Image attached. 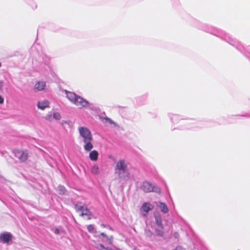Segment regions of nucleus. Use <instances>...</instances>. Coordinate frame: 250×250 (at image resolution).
I'll use <instances>...</instances> for the list:
<instances>
[{"label": "nucleus", "instance_id": "obj_1", "mask_svg": "<svg viewBox=\"0 0 250 250\" xmlns=\"http://www.w3.org/2000/svg\"><path fill=\"white\" fill-rule=\"evenodd\" d=\"M79 131L84 143L83 146L84 150L86 151H90L93 148L92 143L93 137L90 131L87 127H80Z\"/></svg>", "mask_w": 250, "mask_h": 250}, {"label": "nucleus", "instance_id": "obj_2", "mask_svg": "<svg viewBox=\"0 0 250 250\" xmlns=\"http://www.w3.org/2000/svg\"><path fill=\"white\" fill-rule=\"evenodd\" d=\"M66 94L67 98L79 108H82L88 106L89 102L80 96L77 95L72 92H66Z\"/></svg>", "mask_w": 250, "mask_h": 250}, {"label": "nucleus", "instance_id": "obj_3", "mask_svg": "<svg viewBox=\"0 0 250 250\" xmlns=\"http://www.w3.org/2000/svg\"><path fill=\"white\" fill-rule=\"evenodd\" d=\"M127 167V164L126 161L124 159L119 160L116 165L115 170L117 171V172L120 176V177H122L121 176V172L125 173V176L124 177L125 178L129 177V173L126 171V170Z\"/></svg>", "mask_w": 250, "mask_h": 250}, {"label": "nucleus", "instance_id": "obj_4", "mask_svg": "<svg viewBox=\"0 0 250 250\" xmlns=\"http://www.w3.org/2000/svg\"><path fill=\"white\" fill-rule=\"evenodd\" d=\"M75 209L77 212L80 213L81 216L88 220L91 219V213L86 206L78 204L75 206Z\"/></svg>", "mask_w": 250, "mask_h": 250}, {"label": "nucleus", "instance_id": "obj_5", "mask_svg": "<svg viewBox=\"0 0 250 250\" xmlns=\"http://www.w3.org/2000/svg\"><path fill=\"white\" fill-rule=\"evenodd\" d=\"M14 155L21 162H25L28 159V152L27 150H15Z\"/></svg>", "mask_w": 250, "mask_h": 250}, {"label": "nucleus", "instance_id": "obj_6", "mask_svg": "<svg viewBox=\"0 0 250 250\" xmlns=\"http://www.w3.org/2000/svg\"><path fill=\"white\" fill-rule=\"evenodd\" d=\"M12 239V235L9 232H4L0 234V242L3 243H8Z\"/></svg>", "mask_w": 250, "mask_h": 250}, {"label": "nucleus", "instance_id": "obj_7", "mask_svg": "<svg viewBox=\"0 0 250 250\" xmlns=\"http://www.w3.org/2000/svg\"><path fill=\"white\" fill-rule=\"evenodd\" d=\"M153 206L150 203L145 202L142 206L141 210L145 212L144 215H145L149 212V210L153 209Z\"/></svg>", "mask_w": 250, "mask_h": 250}, {"label": "nucleus", "instance_id": "obj_8", "mask_svg": "<svg viewBox=\"0 0 250 250\" xmlns=\"http://www.w3.org/2000/svg\"><path fill=\"white\" fill-rule=\"evenodd\" d=\"M142 190L145 192H150L154 191V187L147 182H144L142 186Z\"/></svg>", "mask_w": 250, "mask_h": 250}, {"label": "nucleus", "instance_id": "obj_9", "mask_svg": "<svg viewBox=\"0 0 250 250\" xmlns=\"http://www.w3.org/2000/svg\"><path fill=\"white\" fill-rule=\"evenodd\" d=\"M158 206L159 207L161 211L164 213H167L168 211V208L167 205L163 202H159Z\"/></svg>", "mask_w": 250, "mask_h": 250}, {"label": "nucleus", "instance_id": "obj_10", "mask_svg": "<svg viewBox=\"0 0 250 250\" xmlns=\"http://www.w3.org/2000/svg\"><path fill=\"white\" fill-rule=\"evenodd\" d=\"M37 105L39 108L43 110L46 107H48L49 102L47 100H44L42 102H39Z\"/></svg>", "mask_w": 250, "mask_h": 250}, {"label": "nucleus", "instance_id": "obj_11", "mask_svg": "<svg viewBox=\"0 0 250 250\" xmlns=\"http://www.w3.org/2000/svg\"><path fill=\"white\" fill-rule=\"evenodd\" d=\"M46 84L45 83L42 81L39 82L37 83L35 85V89H37L39 91L42 90L44 89L45 87Z\"/></svg>", "mask_w": 250, "mask_h": 250}, {"label": "nucleus", "instance_id": "obj_12", "mask_svg": "<svg viewBox=\"0 0 250 250\" xmlns=\"http://www.w3.org/2000/svg\"><path fill=\"white\" fill-rule=\"evenodd\" d=\"M98 153L97 151L94 150L89 153V158L92 161H96L98 159Z\"/></svg>", "mask_w": 250, "mask_h": 250}, {"label": "nucleus", "instance_id": "obj_13", "mask_svg": "<svg viewBox=\"0 0 250 250\" xmlns=\"http://www.w3.org/2000/svg\"><path fill=\"white\" fill-rule=\"evenodd\" d=\"M159 228H157L155 229V232L157 236H163L164 234V227H158Z\"/></svg>", "mask_w": 250, "mask_h": 250}, {"label": "nucleus", "instance_id": "obj_14", "mask_svg": "<svg viewBox=\"0 0 250 250\" xmlns=\"http://www.w3.org/2000/svg\"><path fill=\"white\" fill-rule=\"evenodd\" d=\"M155 223L158 227H163L162 219L160 216H155Z\"/></svg>", "mask_w": 250, "mask_h": 250}, {"label": "nucleus", "instance_id": "obj_15", "mask_svg": "<svg viewBox=\"0 0 250 250\" xmlns=\"http://www.w3.org/2000/svg\"><path fill=\"white\" fill-rule=\"evenodd\" d=\"M91 173L94 174H98L100 173L99 167L96 165H94L91 168Z\"/></svg>", "mask_w": 250, "mask_h": 250}, {"label": "nucleus", "instance_id": "obj_16", "mask_svg": "<svg viewBox=\"0 0 250 250\" xmlns=\"http://www.w3.org/2000/svg\"><path fill=\"white\" fill-rule=\"evenodd\" d=\"M101 235L103 236L104 237H105L106 238V241L107 242V243L108 244H112V239H113L112 236H111L110 238H108L106 236V235H105V234H104V232H102L101 233Z\"/></svg>", "mask_w": 250, "mask_h": 250}, {"label": "nucleus", "instance_id": "obj_17", "mask_svg": "<svg viewBox=\"0 0 250 250\" xmlns=\"http://www.w3.org/2000/svg\"><path fill=\"white\" fill-rule=\"evenodd\" d=\"M96 248L100 250H112L108 248H105L102 244H98Z\"/></svg>", "mask_w": 250, "mask_h": 250}, {"label": "nucleus", "instance_id": "obj_18", "mask_svg": "<svg viewBox=\"0 0 250 250\" xmlns=\"http://www.w3.org/2000/svg\"><path fill=\"white\" fill-rule=\"evenodd\" d=\"M104 120L105 121V123H108L110 125H115V123L110 118L108 117H105L104 118Z\"/></svg>", "mask_w": 250, "mask_h": 250}, {"label": "nucleus", "instance_id": "obj_19", "mask_svg": "<svg viewBox=\"0 0 250 250\" xmlns=\"http://www.w3.org/2000/svg\"><path fill=\"white\" fill-rule=\"evenodd\" d=\"M53 117L54 118H55L56 119H57V120H59L61 119V115L58 113H54Z\"/></svg>", "mask_w": 250, "mask_h": 250}, {"label": "nucleus", "instance_id": "obj_20", "mask_svg": "<svg viewBox=\"0 0 250 250\" xmlns=\"http://www.w3.org/2000/svg\"><path fill=\"white\" fill-rule=\"evenodd\" d=\"M145 233L146 235L148 237H150L152 235V232L150 230H146Z\"/></svg>", "mask_w": 250, "mask_h": 250}, {"label": "nucleus", "instance_id": "obj_21", "mask_svg": "<svg viewBox=\"0 0 250 250\" xmlns=\"http://www.w3.org/2000/svg\"><path fill=\"white\" fill-rule=\"evenodd\" d=\"M88 230L89 232H92L94 230V227L92 225H89L87 227Z\"/></svg>", "mask_w": 250, "mask_h": 250}, {"label": "nucleus", "instance_id": "obj_22", "mask_svg": "<svg viewBox=\"0 0 250 250\" xmlns=\"http://www.w3.org/2000/svg\"><path fill=\"white\" fill-rule=\"evenodd\" d=\"M4 103V99L0 95V104H2Z\"/></svg>", "mask_w": 250, "mask_h": 250}, {"label": "nucleus", "instance_id": "obj_23", "mask_svg": "<svg viewBox=\"0 0 250 250\" xmlns=\"http://www.w3.org/2000/svg\"><path fill=\"white\" fill-rule=\"evenodd\" d=\"M55 233H57L58 234L59 233V230L58 229H56L55 231Z\"/></svg>", "mask_w": 250, "mask_h": 250}, {"label": "nucleus", "instance_id": "obj_24", "mask_svg": "<svg viewBox=\"0 0 250 250\" xmlns=\"http://www.w3.org/2000/svg\"><path fill=\"white\" fill-rule=\"evenodd\" d=\"M2 83L1 82H0V89L2 88Z\"/></svg>", "mask_w": 250, "mask_h": 250}, {"label": "nucleus", "instance_id": "obj_25", "mask_svg": "<svg viewBox=\"0 0 250 250\" xmlns=\"http://www.w3.org/2000/svg\"><path fill=\"white\" fill-rule=\"evenodd\" d=\"M178 249H180V247H177L176 249L177 250Z\"/></svg>", "mask_w": 250, "mask_h": 250}, {"label": "nucleus", "instance_id": "obj_26", "mask_svg": "<svg viewBox=\"0 0 250 250\" xmlns=\"http://www.w3.org/2000/svg\"><path fill=\"white\" fill-rule=\"evenodd\" d=\"M1 63L0 62V67L1 66Z\"/></svg>", "mask_w": 250, "mask_h": 250}]
</instances>
